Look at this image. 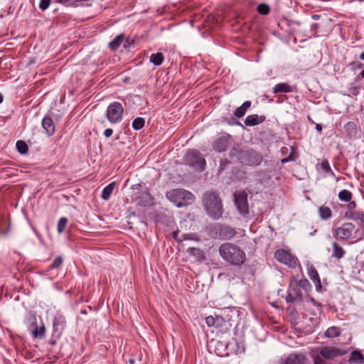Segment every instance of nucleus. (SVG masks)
<instances>
[{"instance_id":"36","label":"nucleus","mask_w":364,"mask_h":364,"mask_svg":"<svg viewBox=\"0 0 364 364\" xmlns=\"http://www.w3.org/2000/svg\"><path fill=\"white\" fill-rule=\"evenodd\" d=\"M68 223V219L66 218H61L58 220V231L59 232H63L65 230V225Z\"/></svg>"},{"instance_id":"31","label":"nucleus","mask_w":364,"mask_h":364,"mask_svg":"<svg viewBox=\"0 0 364 364\" xmlns=\"http://www.w3.org/2000/svg\"><path fill=\"white\" fill-rule=\"evenodd\" d=\"M341 331L338 327L332 326L328 328L325 332V335L328 338H335L340 335Z\"/></svg>"},{"instance_id":"55","label":"nucleus","mask_w":364,"mask_h":364,"mask_svg":"<svg viewBox=\"0 0 364 364\" xmlns=\"http://www.w3.org/2000/svg\"><path fill=\"white\" fill-rule=\"evenodd\" d=\"M311 18L314 20H318L320 18V16L318 14H314Z\"/></svg>"},{"instance_id":"54","label":"nucleus","mask_w":364,"mask_h":364,"mask_svg":"<svg viewBox=\"0 0 364 364\" xmlns=\"http://www.w3.org/2000/svg\"><path fill=\"white\" fill-rule=\"evenodd\" d=\"M145 196V198H146V202L148 203H149L148 199H149V200H151V196H150V194H149V193H146H146H145V196Z\"/></svg>"},{"instance_id":"53","label":"nucleus","mask_w":364,"mask_h":364,"mask_svg":"<svg viewBox=\"0 0 364 364\" xmlns=\"http://www.w3.org/2000/svg\"><path fill=\"white\" fill-rule=\"evenodd\" d=\"M316 129L318 131V132H321L322 130V125L321 124H316Z\"/></svg>"},{"instance_id":"21","label":"nucleus","mask_w":364,"mask_h":364,"mask_svg":"<svg viewBox=\"0 0 364 364\" xmlns=\"http://www.w3.org/2000/svg\"><path fill=\"white\" fill-rule=\"evenodd\" d=\"M293 91V88L291 86L288 85L287 83L281 82L277 85H276L273 87V93L277 94V93H288L291 92Z\"/></svg>"},{"instance_id":"3","label":"nucleus","mask_w":364,"mask_h":364,"mask_svg":"<svg viewBox=\"0 0 364 364\" xmlns=\"http://www.w3.org/2000/svg\"><path fill=\"white\" fill-rule=\"evenodd\" d=\"M229 155L232 159H235L247 166H258L263 160L260 154L250 149L233 147L230 151Z\"/></svg>"},{"instance_id":"12","label":"nucleus","mask_w":364,"mask_h":364,"mask_svg":"<svg viewBox=\"0 0 364 364\" xmlns=\"http://www.w3.org/2000/svg\"><path fill=\"white\" fill-rule=\"evenodd\" d=\"M318 353L326 360H332L344 354V351L335 346H324L318 349Z\"/></svg>"},{"instance_id":"39","label":"nucleus","mask_w":364,"mask_h":364,"mask_svg":"<svg viewBox=\"0 0 364 364\" xmlns=\"http://www.w3.org/2000/svg\"><path fill=\"white\" fill-rule=\"evenodd\" d=\"M229 164L230 161L228 159H221L220 166L218 168V173L220 174L221 172H223L225 169L226 166Z\"/></svg>"},{"instance_id":"5","label":"nucleus","mask_w":364,"mask_h":364,"mask_svg":"<svg viewBox=\"0 0 364 364\" xmlns=\"http://www.w3.org/2000/svg\"><path fill=\"white\" fill-rule=\"evenodd\" d=\"M234 203L238 213L245 218L249 215L247 193L245 191H236L233 194Z\"/></svg>"},{"instance_id":"37","label":"nucleus","mask_w":364,"mask_h":364,"mask_svg":"<svg viewBox=\"0 0 364 364\" xmlns=\"http://www.w3.org/2000/svg\"><path fill=\"white\" fill-rule=\"evenodd\" d=\"M63 263V257L58 256L55 258L53 264L50 265V269H58Z\"/></svg>"},{"instance_id":"18","label":"nucleus","mask_w":364,"mask_h":364,"mask_svg":"<svg viewBox=\"0 0 364 364\" xmlns=\"http://www.w3.org/2000/svg\"><path fill=\"white\" fill-rule=\"evenodd\" d=\"M42 127L46 130V133L48 136H51L55 132V125L53 119L48 117L46 116L42 120Z\"/></svg>"},{"instance_id":"33","label":"nucleus","mask_w":364,"mask_h":364,"mask_svg":"<svg viewBox=\"0 0 364 364\" xmlns=\"http://www.w3.org/2000/svg\"><path fill=\"white\" fill-rule=\"evenodd\" d=\"M145 124V120L142 117H137L132 122V127L135 130L141 129Z\"/></svg>"},{"instance_id":"41","label":"nucleus","mask_w":364,"mask_h":364,"mask_svg":"<svg viewBox=\"0 0 364 364\" xmlns=\"http://www.w3.org/2000/svg\"><path fill=\"white\" fill-rule=\"evenodd\" d=\"M314 364H328L325 358L321 357L318 353L317 355L314 356Z\"/></svg>"},{"instance_id":"22","label":"nucleus","mask_w":364,"mask_h":364,"mask_svg":"<svg viewBox=\"0 0 364 364\" xmlns=\"http://www.w3.org/2000/svg\"><path fill=\"white\" fill-rule=\"evenodd\" d=\"M31 330L32 331L33 336L34 338H42L45 336L46 333V328L45 326L43 324L41 326L38 328L37 324L36 322L33 323L31 326Z\"/></svg>"},{"instance_id":"58","label":"nucleus","mask_w":364,"mask_h":364,"mask_svg":"<svg viewBox=\"0 0 364 364\" xmlns=\"http://www.w3.org/2000/svg\"><path fill=\"white\" fill-rule=\"evenodd\" d=\"M4 97L1 93H0V104L3 102Z\"/></svg>"},{"instance_id":"17","label":"nucleus","mask_w":364,"mask_h":364,"mask_svg":"<svg viewBox=\"0 0 364 364\" xmlns=\"http://www.w3.org/2000/svg\"><path fill=\"white\" fill-rule=\"evenodd\" d=\"M265 119L266 117L263 115H248L245 120V124L249 127L255 126L264 122Z\"/></svg>"},{"instance_id":"52","label":"nucleus","mask_w":364,"mask_h":364,"mask_svg":"<svg viewBox=\"0 0 364 364\" xmlns=\"http://www.w3.org/2000/svg\"><path fill=\"white\" fill-rule=\"evenodd\" d=\"M178 233H179V230H176V231H174L173 233H172V235H173V237L177 241H181V240H179L178 239Z\"/></svg>"},{"instance_id":"28","label":"nucleus","mask_w":364,"mask_h":364,"mask_svg":"<svg viewBox=\"0 0 364 364\" xmlns=\"http://www.w3.org/2000/svg\"><path fill=\"white\" fill-rule=\"evenodd\" d=\"M164 61V55L162 53H153L150 56V62L155 65H160Z\"/></svg>"},{"instance_id":"9","label":"nucleus","mask_w":364,"mask_h":364,"mask_svg":"<svg viewBox=\"0 0 364 364\" xmlns=\"http://www.w3.org/2000/svg\"><path fill=\"white\" fill-rule=\"evenodd\" d=\"M274 257L279 262L285 264L290 267H295L296 266V258L294 257L289 251L284 250L283 249L277 250L274 252Z\"/></svg>"},{"instance_id":"16","label":"nucleus","mask_w":364,"mask_h":364,"mask_svg":"<svg viewBox=\"0 0 364 364\" xmlns=\"http://www.w3.org/2000/svg\"><path fill=\"white\" fill-rule=\"evenodd\" d=\"M283 364H309V359L303 353H292L285 358Z\"/></svg>"},{"instance_id":"46","label":"nucleus","mask_w":364,"mask_h":364,"mask_svg":"<svg viewBox=\"0 0 364 364\" xmlns=\"http://www.w3.org/2000/svg\"><path fill=\"white\" fill-rule=\"evenodd\" d=\"M55 1L63 4L66 6H70L73 5L71 0H55Z\"/></svg>"},{"instance_id":"45","label":"nucleus","mask_w":364,"mask_h":364,"mask_svg":"<svg viewBox=\"0 0 364 364\" xmlns=\"http://www.w3.org/2000/svg\"><path fill=\"white\" fill-rule=\"evenodd\" d=\"M318 28V23H313L311 26V31L312 32V36H314V37L317 36Z\"/></svg>"},{"instance_id":"29","label":"nucleus","mask_w":364,"mask_h":364,"mask_svg":"<svg viewBox=\"0 0 364 364\" xmlns=\"http://www.w3.org/2000/svg\"><path fill=\"white\" fill-rule=\"evenodd\" d=\"M124 40V36L122 34L118 35L109 43V47L112 50H117Z\"/></svg>"},{"instance_id":"48","label":"nucleus","mask_w":364,"mask_h":364,"mask_svg":"<svg viewBox=\"0 0 364 364\" xmlns=\"http://www.w3.org/2000/svg\"><path fill=\"white\" fill-rule=\"evenodd\" d=\"M112 133H113V130H112V129H109V128L106 129L105 130V132H104V134H105V136L106 137H109V136H112Z\"/></svg>"},{"instance_id":"40","label":"nucleus","mask_w":364,"mask_h":364,"mask_svg":"<svg viewBox=\"0 0 364 364\" xmlns=\"http://www.w3.org/2000/svg\"><path fill=\"white\" fill-rule=\"evenodd\" d=\"M297 285L299 286L300 289L301 288L304 289H307V288L310 287V284L306 279H301L297 282Z\"/></svg>"},{"instance_id":"43","label":"nucleus","mask_w":364,"mask_h":364,"mask_svg":"<svg viewBox=\"0 0 364 364\" xmlns=\"http://www.w3.org/2000/svg\"><path fill=\"white\" fill-rule=\"evenodd\" d=\"M235 344L237 345V348L235 350L236 353H242L245 350V347L242 343H238L237 341H235Z\"/></svg>"},{"instance_id":"10","label":"nucleus","mask_w":364,"mask_h":364,"mask_svg":"<svg viewBox=\"0 0 364 364\" xmlns=\"http://www.w3.org/2000/svg\"><path fill=\"white\" fill-rule=\"evenodd\" d=\"M232 311L230 309H223L219 314H215V318L216 322V328H221L220 331H228L230 327V317L228 312Z\"/></svg>"},{"instance_id":"50","label":"nucleus","mask_w":364,"mask_h":364,"mask_svg":"<svg viewBox=\"0 0 364 364\" xmlns=\"http://www.w3.org/2000/svg\"><path fill=\"white\" fill-rule=\"evenodd\" d=\"M358 220L360 221V225L364 226V213L360 212L359 213V219Z\"/></svg>"},{"instance_id":"38","label":"nucleus","mask_w":364,"mask_h":364,"mask_svg":"<svg viewBox=\"0 0 364 364\" xmlns=\"http://www.w3.org/2000/svg\"><path fill=\"white\" fill-rule=\"evenodd\" d=\"M51 0H41L39 8L41 11H46L50 6Z\"/></svg>"},{"instance_id":"2","label":"nucleus","mask_w":364,"mask_h":364,"mask_svg":"<svg viewBox=\"0 0 364 364\" xmlns=\"http://www.w3.org/2000/svg\"><path fill=\"white\" fill-rule=\"evenodd\" d=\"M218 251L221 257L232 265L240 266L245 260V252L232 243L227 242L221 245Z\"/></svg>"},{"instance_id":"11","label":"nucleus","mask_w":364,"mask_h":364,"mask_svg":"<svg viewBox=\"0 0 364 364\" xmlns=\"http://www.w3.org/2000/svg\"><path fill=\"white\" fill-rule=\"evenodd\" d=\"M355 230V225L351 223H346L342 227L337 228L335 230V237L337 240H346L352 235V232Z\"/></svg>"},{"instance_id":"32","label":"nucleus","mask_w":364,"mask_h":364,"mask_svg":"<svg viewBox=\"0 0 364 364\" xmlns=\"http://www.w3.org/2000/svg\"><path fill=\"white\" fill-rule=\"evenodd\" d=\"M16 149L18 150V151L19 153H21V154H24L28 152V145L23 141H21V140L18 141L16 142Z\"/></svg>"},{"instance_id":"60","label":"nucleus","mask_w":364,"mask_h":364,"mask_svg":"<svg viewBox=\"0 0 364 364\" xmlns=\"http://www.w3.org/2000/svg\"><path fill=\"white\" fill-rule=\"evenodd\" d=\"M129 363H130L131 364H134V360L131 359V360H129Z\"/></svg>"},{"instance_id":"25","label":"nucleus","mask_w":364,"mask_h":364,"mask_svg":"<svg viewBox=\"0 0 364 364\" xmlns=\"http://www.w3.org/2000/svg\"><path fill=\"white\" fill-rule=\"evenodd\" d=\"M348 361L350 363H364V356L360 353V351L355 350H353L350 353V356L349 358Z\"/></svg>"},{"instance_id":"19","label":"nucleus","mask_w":364,"mask_h":364,"mask_svg":"<svg viewBox=\"0 0 364 364\" xmlns=\"http://www.w3.org/2000/svg\"><path fill=\"white\" fill-rule=\"evenodd\" d=\"M308 274L310 279L315 284L316 290L319 291L321 289V282L317 270L314 267H311L308 269Z\"/></svg>"},{"instance_id":"34","label":"nucleus","mask_w":364,"mask_h":364,"mask_svg":"<svg viewBox=\"0 0 364 364\" xmlns=\"http://www.w3.org/2000/svg\"><path fill=\"white\" fill-rule=\"evenodd\" d=\"M257 11L262 15H267L270 12V7L266 4H260L257 6Z\"/></svg>"},{"instance_id":"7","label":"nucleus","mask_w":364,"mask_h":364,"mask_svg":"<svg viewBox=\"0 0 364 364\" xmlns=\"http://www.w3.org/2000/svg\"><path fill=\"white\" fill-rule=\"evenodd\" d=\"M124 113V108L121 103L114 102L111 103L107 109L106 116L111 123H117L121 121Z\"/></svg>"},{"instance_id":"1","label":"nucleus","mask_w":364,"mask_h":364,"mask_svg":"<svg viewBox=\"0 0 364 364\" xmlns=\"http://www.w3.org/2000/svg\"><path fill=\"white\" fill-rule=\"evenodd\" d=\"M204 208L208 215L213 220L222 218L224 209L218 193L213 191H206L203 196Z\"/></svg>"},{"instance_id":"4","label":"nucleus","mask_w":364,"mask_h":364,"mask_svg":"<svg viewBox=\"0 0 364 364\" xmlns=\"http://www.w3.org/2000/svg\"><path fill=\"white\" fill-rule=\"evenodd\" d=\"M167 198L178 208L187 206L192 204L195 200L194 195L185 189L176 188L166 193Z\"/></svg>"},{"instance_id":"27","label":"nucleus","mask_w":364,"mask_h":364,"mask_svg":"<svg viewBox=\"0 0 364 364\" xmlns=\"http://www.w3.org/2000/svg\"><path fill=\"white\" fill-rule=\"evenodd\" d=\"M318 214L322 220H327L331 218L332 212L327 206H321L318 209Z\"/></svg>"},{"instance_id":"6","label":"nucleus","mask_w":364,"mask_h":364,"mask_svg":"<svg viewBox=\"0 0 364 364\" xmlns=\"http://www.w3.org/2000/svg\"><path fill=\"white\" fill-rule=\"evenodd\" d=\"M186 163L200 171H204L206 166L205 159L200 152L196 149L189 150L186 154Z\"/></svg>"},{"instance_id":"35","label":"nucleus","mask_w":364,"mask_h":364,"mask_svg":"<svg viewBox=\"0 0 364 364\" xmlns=\"http://www.w3.org/2000/svg\"><path fill=\"white\" fill-rule=\"evenodd\" d=\"M359 211L348 210L345 213V217L346 218L356 221L359 219Z\"/></svg>"},{"instance_id":"24","label":"nucleus","mask_w":364,"mask_h":364,"mask_svg":"<svg viewBox=\"0 0 364 364\" xmlns=\"http://www.w3.org/2000/svg\"><path fill=\"white\" fill-rule=\"evenodd\" d=\"M346 251L337 242L333 243V253L332 256L338 259L344 257Z\"/></svg>"},{"instance_id":"20","label":"nucleus","mask_w":364,"mask_h":364,"mask_svg":"<svg viewBox=\"0 0 364 364\" xmlns=\"http://www.w3.org/2000/svg\"><path fill=\"white\" fill-rule=\"evenodd\" d=\"M189 255L193 257L196 261L203 262L205 259V256L203 251L198 247H189L187 250Z\"/></svg>"},{"instance_id":"13","label":"nucleus","mask_w":364,"mask_h":364,"mask_svg":"<svg viewBox=\"0 0 364 364\" xmlns=\"http://www.w3.org/2000/svg\"><path fill=\"white\" fill-rule=\"evenodd\" d=\"M214 229L218 237L222 240H230L236 234L235 229L229 225L218 224L214 227Z\"/></svg>"},{"instance_id":"57","label":"nucleus","mask_w":364,"mask_h":364,"mask_svg":"<svg viewBox=\"0 0 364 364\" xmlns=\"http://www.w3.org/2000/svg\"><path fill=\"white\" fill-rule=\"evenodd\" d=\"M291 24H296V25H297V26H299V25H300V23H299V22H298V21H291Z\"/></svg>"},{"instance_id":"59","label":"nucleus","mask_w":364,"mask_h":364,"mask_svg":"<svg viewBox=\"0 0 364 364\" xmlns=\"http://www.w3.org/2000/svg\"><path fill=\"white\" fill-rule=\"evenodd\" d=\"M360 75L363 77H364V70L361 72Z\"/></svg>"},{"instance_id":"15","label":"nucleus","mask_w":364,"mask_h":364,"mask_svg":"<svg viewBox=\"0 0 364 364\" xmlns=\"http://www.w3.org/2000/svg\"><path fill=\"white\" fill-rule=\"evenodd\" d=\"M66 326V319L64 316L56 314L53 323V335L55 334L58 337L60 336Z\"/></svg>"},{"instance_id":"23","label":"nucleus","mask_w":364,"mask_h":364,"mask_svg":"<svg viewBox=\"0 0 364 364\" xmlns=\"http://www.w3.org/2000/svg\"><path fill=\"white\" fill-rule=\"evenodd\" d=\"M251 102L250 101H245L240 107H237L235 112H234V116L237 118L242 117L247 109H249L251 107Z\"/></svg>"},{"instance_id":"47","label":"nucleus","mask_w":364,"mask_h":364,"mask_svg":"<svg viewBox=\"0 0 364 364\" xmlns=\"http://www.w3.org/2000/svg\"><path fill=\"white\" fill-rule=\"evenodd\" d=\"M348 202H349V203H348V210H352L355 209V207H356V203H355V201H351V200H350V201H348Z\"/></svg>"},{"instance_id":"49","label":"nucleus","mask_w":364,"mask_h":364,"mask_svg":"<svg viewBox=\"0 0 364 364\" xmlns=\"http://www.w3.org/2000/svg\"><path fill=\"white\" fill-rule=\"evenodd\" d=\"M183 240H195V235L193 234H190V235L184 234V235H183Z\"/></svg>"},{"instance_id":"56","label":"nucleus","mask_w":364,"mask_h":364,"mask_svg":"<svg viewBox=\"0 0 364 364\" xmlns=\"http://www.w3.org/2000/svg\"><path fill=\"white\" fill-rule=\"evenodd\" d=\"M360 59L364 60V51L360 55Z\"/></svg>"},{"instance_id":"42","label":"nucleus","mask_w":364,"mask_h":364,"mask_svg":"<svg viewBox=\"0 0 364 364\" xmlns=\"http://www.w3.org/2000/svg\"><path fill=\"white\" fill-rule=\"evenodd\" d=\"M206 323L209 327H215L216 328V322L215 316H209L205 318Z\"/></svg>"},{"instance_id":"14","label":"nucleus","mask_w":364,"mask_h":364,"mask_svg":"<svg viewBox=\"0 0 364 364\" xmlns=\"http://www.w3.org/2000/svg\"><path fill=\"white\" fill-rule=\"evenodd\" d=\"M230 137L228 134H224L218 136L213 143V149L220 153L226 151L230 144Z\"/></svg>"},{"instance_id":"8","label":"nucleus","mask_w":364,"mask_h":364,"mask_svg":"<svg viewBox=\"0 0 364 364\" xmlns=\"http://www.w3.org/2000/svg\"><path fill=\"white\" fill-rule=\"evenodd\" d=\"M287 303H294L295 301L301 302L303 301L302 292L297 285L296 281H291L289 288L288 294L286 296Z\"/></svg>"},{"instance_id":"30","label":"nucleus","mask_w":364,"mask_h":364,"mask_svg":"<svg viewBox=\"0 0 364 364\" xmlns=\"http://www.w3.org/2000/svg\"><path fill=\"white\" fill-rule=\"evenodd\" d=\"M353 197L352 193L348 190H342L338 193V198L345 202L351 200Z\"/></svg>"},{"instance_id":"26","label":"nucleus","mask_w":364,"mask_h":364,"mask_svg":"<svg viewBox=\"0 0 364 364\" xmlns=\"http://www.w3.org/2000/svg\"><path fill=\"white\" fill-rule=\"evenodd\" d=\"M115 186V182H112L107 186H105L102 192L101 198L104 200H108L113 192Z\"/></svg>"},{"instance_id":"44","label":"nucleus","mask_w":364,"mask_h":364,"mask_svg":"<svg viewBox=\"0 0 364 364\" xmlns=\"http://www.w3.org/2000/svg\"><path fill=\"white\" fill-rule=\"evenodd\" d=\"M321 168L326 173L332 171L331 168V166H330V164H329L328 161H322V163H321Z\"/></svg>"},{"instance_id":"51","label":"nucleus","mask_w":364,"mask_h":364,"mask_svg":"<svg viewBox=\"0 0 364 364\" xmlns=\"http://www.w3.org/2000/svg\"><path fill=\"white\" fill-rule=\"evenodd\" d=\"M346 127L348 129H355V124L353 123V122H348L347 124H346Z\"/></svg>"}]
</instances>
